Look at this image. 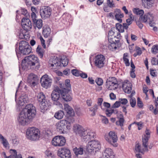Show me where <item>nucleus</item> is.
I'll return each instance as SVG.
<instances>
[{"instance_id":"61","label":"nucleus","mask_w":158,"mask_h":158,"mask_svg":"<svg viewBox=\"0 0 158 158\" xmlns=\"http://www.w3.org/2000/svg\"><path fill=\"white\" fill-rule=\"evenodd\" d=\"M123 61L125 63L126 65L127 66L130 65V63L129 59L127 58H123Z\"/></svg>"},{"instance_id":"56","label":"nucleus","mask_w":158,"mask_h":158,"mask_svg":"<svg viewBox=\"0 0 158 158\" xmlns=\"http://www.w3.org/2000/svg\"><path fill=\"white\" fill-rule=\"evenodd\" d=\"M137 104L139 108H141L143 106V103L140 100V99L139 98H137Z\"/></svg>"},{"instance_id":"15","label":"nucleus","mask_w":158,"mask_h":158,"mask_svg":"<svg viewBox=\"0 0 158 158\" xmlns=\"http://www.w3.org/2000/svg\"><path fill=\"white\" fill-rule=\"evenodd\" d=\"M52 142V145L55 146H62L65 144L66 140L63 136L58 135L55 137Z\"/></svg>"},{"instance_id":"64","label":"nucleus","mask_w":158,"mask_h":158,"mask_svg":"<svg viewBox=\"0 0 158 158\" xmlns=\"http://www.w3.org/2000/svg\"><path fill=\"white\" fill-rule=\"evenodd\" d=\"M81 73H80V75L79 76H81L82 78H85L87 77V74L85 73H83L82 72H81Z\"/></svg>"},{"instance_id":"13","label":"nucleus","mask_w":158,"mask_h":158,"mask_svg":"<svg viewBox=\"0 0 158 158\" xmlns=\"http://www.w3.org/2000/svg\"><path fill=\"white\" fill-rule=\"evenodd\" d=\"M52 79L48 75L43 76L40 80V83L42 87L46 89L51 85Z\"/></svg>"},{"instance_id":"63","label":"nucleus","mask_w":158,"mask_h":158,"mask_svg":"<svg viewBox=\"0 0 158 158\" xmlns=\"http://www.w3.org/2000/svg\"><path fill=\"white\" fill-rule=\"evenodd\" d=\"M134 123L136 124L138 126V129L140 130L142 128V123L141 122H134Z\"/></svg>"},{"instance_id":"45","label":"nucleus","mask_w":158,"mask_h":158,"mask_svg":"<svg viewBox=\"0 0 158 158\" xmlns=\"http://www.w3.org/2000/svg\"><path fill=\"white\" fill-rule=\"evenodd\" d=\"M110 7L107 5L106 3H104L103 5V9L106 12H108L110 11Z\"/></svg>"},{"instance_id":"22","label":"nucleus","mask_w":158,"mask_h":158,"mask_svg":"<svg viewBox=\"0 0 158 158\" xmlns=\"http://www.w3.org/2000/svg\"><path fill=\"white\" fill-rule=\"evenodd\" d=\"M59 61L57 58H51L48 62L49 66L52 69H58L59 67Z\"/></svg>"},{"instance_id":"60","label":"nucleus","mask_w":158,"mask_h":158,"mask_svg":"<svg viewBox=\"0 0 158 158\" xmlns=\"http://www.w3.org/2000/svg\"><path fill=\"white\" fill-rule=\"evenodd\" d=\"M140 146L137 144L136 145L135 147V150L136 152H141L142 153V152L140 149Z\"/></svg>"},{"instance_id":"17","label":"nucleus","mask_w":158,"mask_h":158,"mask_svg":"<svg viewBox=\"0 0 158 158\" xmlns=\"http://www.w3.org/2000/svg\"><path fill=\"white\" fill-rule=\"evenodd\" d=\"M57 155L61 158H70L71 157L70 150L64 147L59 149L58 151Z\"/></svg>"},{"instance_id":"20","label":"nucleus","mask_w":158,"mask_h":158,"mask_svg":"<svg viewBox=\"0 0 158 158\" xmlns=\"http://www.w3.org/2000/svg\"><path fill=\"white\" fill-rule=\"evenodd\" d=\"M38 81L37 76L32 73L30 74L28 77L27 81L31 86H35L36 85V82Z\"/></svg>"},{"instance_id":"41","label":"nucleus","mask_w":158,"mask_h":158,"mask_svg":"<svg viewBox=\"0 0 158 158\" xmlns=\"http://www.w3.org/2000/svg\"><path fill=\"white\" fill-rule=\"evenodd\" d=\"M116 29L120 32H124V29L123 25H121L119 23H117L116 24Z\"/></svg>"},{"instance_id":"58","label":"nucleus","mask_w":158,"mask_h":158,"mask_svg":"<svg viewBox=\"0 0 158 158\" xmlns=\"http://www.w3.org/2000/svg\"><path fill=\"white\" fill-rule=\"evenodd\" d=\"M31 18H32L33 22L37 20L36 18H37L36 15L35 13L32 12L31 14Z\"/></svg>"},{"instance_id":"59","label":"nucleus","mask_w":158,"mask_h":158,"mask_svg":"<svg viewBox=\"0 0 158 158\" xmlns=\"http://www.w3.org/2000/svg\"><path fill=\"white\" fill-rule=\"evenodd\" d=\"M135 70L133 69H131L130 71V75L132 78H134L135 77V74L134 73Z\"/></svg>"},{"instance_id":"9","label":"nucleus","mask_w":158,"mask_h":158,"mask_svg":"<svg viewBox=\"0 0 158 158\" xmlns=\"http://www.w3.org/2000/svg\"><path fill=\"white\" fill-rule=\"evenodd\" d=\"M37 97L38 102H40V106L41 111L44 112L48 108V105L46 100L45 95L43 92H41L38 94Z\"/></svg>"},{"instance_id":"40","label":"nucleus","mask_w":158,"mask_h":158,"mask_svg":"<svg viewBox=\"0 0 158 158\" xmlns=\"http://www.w3.org/2000/svg\"><path fill=\"white\" fill-rule=\"evenodd\" d=\"M133 11L135 14L140 16H142L144 14L143 10L139 8H134L133 9Z\"/></svg>"},{"instance_id":"42","label":"nucleus","mask_w":158,"mask_h":158,"mask_svg":"<svg viewBox=\"0 0 158 158\" xmlns=\"http://www.w3.org/2000/svg\"><path fill=\"white\" fill-rule=\"evenodd\" d=\"M70 81L69 80H67L65 82L64 85L66 89L68 91H70L71 89V86L70 83Z\"/></svg>"},{"instance_id":"54","label":"nucleus","mask_w":158,"mask_h":158,"mask_svg":"<svg viewBox=\"0 0 158 158\" xmlns=\"http://www.w3.org/2000/svg\"><path fill=\"white\" fill-rule=\"evenodd\" d=\"M120 106V103L119 101H117L113 105L112 108H114L118 107Z\"/></svg>"},{"instance_id":"28","label":"nucleus","mask_w":158,"mask_h":158,"mask_svg":"<svg viewBox=\"0 0 158 158\" xmlns=\"http://www.w3.org/2000/svg\"><path fill=\"white\" fill-rule=\"evenodd\" d=\"M36 52L39 56L41 58L43 56L44 51L42 48L41 45H38L36 49Z\"/></svg>"},{"instance_id":"52","label":"nucleus","mask_w":158,"mask_h":158,"mask_svg":"<svg viewBox=\"0 0 158 158\" xmlns=\"http://www.w3.org/2000/svg\"><path fill=\"white\" fill-rule=\"evenodd\" d=\"M19 38L21 39H25L27 40L29 38V35L23 34V33H20L19 34Z\"/></svg>"},{"instance_id":"44","label":"nucleus","mask_w":158,"mask_h":158,"mask_svg":"<svg viewBox=\"0 0 158 158\" xmlns=\"http://www.w3.org/2000/svg\"><path fill=\"white\" fill-rule=\"evenodd\" d=\"M107 5L110 7L111 8L115 7V4L114 3L113 1L112 0H106V3Z\"/></svg>"},{"instance_id":"37","label":"nucleus","mask_w":158,"mask_h":158,"mask_svg":"<svg viewBox=\"0 0 158 158\" xmlns=\"http://www.w3.org/2000/svg\"><path fill=\"white\" fill-rule=\"evenodd\" d=\"M0 138L2 140V143L4 147L6 148L9 147V144L6 139H5L2 135L0 134Z\"/></svg>"},{"instance_id":"16","label":"nucleus","mask_w":158,"mask_h":158,"mask_svg":"<svg viewBox=\"0 0 158 158\" xmlns=\"http://www.w3.org/2000/svg\"><path fill=\"white\" fill-rule=\"evenodd\" d=\"M105 56L102 55H98L94 59L95 65L99 68L103 67L104 65Z\"/></svg>"},{"instance_id":"26","label":"nucleus","mask_w":158,"mask_h":158,"mask_svg":"<svg viewBox=\"0 0 158 158\" xmlns=\"http://www.w3.org/2000/svg\"><path fill=\"white\" fill-rule=\"evenodd\" d=\"M64 110L69 116H73L74 115L75 113L73 110L68 104H64Z\"/></svg>"},{"instance_id":"30","label":"nucleus","mask_w":158,"mask_h":158,"mask_svg":"<svg viewBox=\"0 0 158 158\" xmlns=\"http://www.w3.org/2000/svg\"><path fill=\"white\" fill-rule=\"evenodd\" d=\"M116 35L115 32L113 30H110L108 32V40L109 42H111L112 40H115Z\"/></svg>"},{"instance_id":"29","label":"nucleus","mask_w":158,"mask_h":158,"mask_svg":"<svg viewBox=\"0 0 158 158\" xmlns=\"http://www.w3.org/2000/svg\"><path fill=\"white\" fill-rule=\"evenodd\" d=\"M117 11L118 12V14H116L115 15V17L116 19L120 23H121L122 22V19L121 18L123 17L124 15L123 13H120V10L118 9H116Z\"/></svg>"},{"instance_id":"2","label":"nucleus","mask_w":158,"mask_h":158,"mask_svg":"<svg viewBox=\"0 0 158 158\" xmlns=\"http://www.w3.org/2000/svg\"><path fill=\"white\" fill-rule=\"evenodd\" d=\"M22 65L24 69H38L40 66L39 60L35 55H31L25 57L22 60Z\"/></svg>"},{"instance_id":"57","label":"nucleus","mask_w":158,"mask_h":158,"mask_svg":"<svg viewBox=\"0 0 158 158\" xmlns=\"http://www.w3.org/2000/svg\"><path fill=\"white\" fill-rule=\"evenodd\" d=\"M155 70L153 69H150V72L151 75L153 77H156L157 74H156Z\"/></svg>"},{"instance_id":"23","label":"nucleus","mask_w":158,"mask_h":158,"mask_svg":"<svg viewBox=\"0 0 158 158\" xmlns=\"http://www.w3.org/2000/svg\"><path fill=\"white\" fill-rule=\"evenodd\" d=\"M104 158H114V155L112 150L110 148H106L103 153Z\"/></svg>"},{"instance_id":"11","label":"nucleus","mask_w":158,"mask_h":158,"mask_svg":"<svg viewBox=\"0 0 158 158\" xmlns=\"http://www.w3.org/2000/svg\"><path fill=\"white\" fill-rule=\"evenodd\" d=\"M106 140L110 144L114 147L118 146L117 143L118 138L116 134L114 132L110 131L108 134V135L105 137Z\"/></svg>"},{"instance_id":"48","label":"nucleus","mask_w":158,"mask_h":158,"mask_svg":"<svg viewBox=\"0 0 158 158\" xmlns=\"http://www.w3.org/2000/svg\"><path fill=\"white\" fill-rule=\"evenodd\" d=\"M95 82L98 85L100 86L102 85L103 80L101 78H98L96 79Z\"/></svg>"},{"instance_id":"5","label":"nucleus","mask_w":158,"mask_h":158,"mask_svg":"<svg viewBox=\"0 0 158 158\" xmlns=\"http://www.w3.org/2000/svg\"><path fill=\"white\" fill-rule=\"evenodd\" d=\"M19 51L16 48V52L18 58L20 55H28L31 52V48L28 43L24 40H22L19 42Z\"/></svg>"},{"instance_id":"51","label":"nucleus","mask_w":158,"mask_h":158,"mask_svg":"<svg viewBox=\"0 0 158 158\" xmlns=\"http://www.w3.org/2000/svg\"><path fill=\"white\" fill-rule=\"evenodd\" d=\"M71 73L72 74L78 77L80 75V73L76 69H73L71 71Z\"/></svg>"},{"instance_id":"12","label":"nucleus","mask_w":158,"mask_h":158,"mask_svg":"<svg viewBox=\"0 0 158 158\" xmlns=\"http://www.w3.org/2000/svg\"><path fill=\"white\" fill-rule=\"evenodd\" d=\"M139 19L143 23H148L150 26L153 27L155 23L153 20V16L151 13H148L144 15L143 16H140Z\"/></svg>"},{"instance_id":"34","label":"nucleus","mask_w":158,"mask_h":158,"mask_svg":"<svg viewBox=\"0 0 158 158\" xmlns=\"http://www.w3.org/2000/svg\"><path fill=\"white\" fill-rule=\"evenodd\" d=\"M43 34L45 37H47L51 33V29L49 27H43Z\"/></svg>"},{"instance_id":"6","label":"nucleus","mask_w":158,"mask_h":158,"mask_svg":"<svg viewBox=\"0 0 158 158\" xmlns=\"http://www.w3.org/2000/svg\"><path fill=\"white\" fill-rule=\"evenodd\" d=\"M101 148L100 142L97 140H92L89 142L86 146V151L91 154H94Z\"/></svg>"},{"instance_id":"35","label":"nucleus","mask_w":158,"mask_h":158,"mask_svg":"<svg viewBox=\"0 0 158 158\" xmlns=\"http://www.w3.org/2000/svg\"><path fill=\"white\" fill-rule=\"evenodd\" d=\"M64 115V112L61 110H60L55 114L54 117L58 119H60L63 118Z\"/></svg>"},{"instance_id":"32","label":"nucleus","mask_w":158,"mask_h":158,"mask_svg":"<svg viewBox=\"0 0 158 158\" xmlns=\"http://www.w3.org/2000/svg\"><path fill=\"white\" fill-rule=\"evenodd\" d=\"M27 98L23 97H21L19 98L17 104L19 106H23L27 102Z\"/></svg>"},{"instance_id":"31","label":"nucleus","mask_w":158,"mask_h":158,"mask_svg":"<svg viewBox=\"0 0 158 158\" xmlns=\"http://www.w3.org/2000/svg\"><path fill=\"white\" fill-rule=\"evenodd\" d=\"M118 118H119V120L116 121V123L117 125H119L121 127L123 126L124 121L123 116V114H120L118 115Z\"/></svg>"},{"instance_id":"47","label":"nucleus","mask_w":158,"mask_h":158,"mask_svg":"<svg viewBox=\"0 0 158 158\" xmlns=\"http://www.w3.org/2000/svg\"><path fill=\"white\" fill-rule=\"evenodd\" d=\"M118 100L120 104H122L123 105H126L128 102L127 99L126 98H119Z\"/></svg>"},{"instance_id":"18","label":"nucleus","mask_w":158,"mask_h":158,"mask_svg":"<svg viewBox=\"0 0 158 158\" xmlns=\"http://www.w3.org/2000/svg\"><path fill=\"white\" fill-rule=\"evenodd\" d=\"M150 137V131L147 129H146L145 131V134L142 136V144L143 146L145 148V151H148V142L149 139Z\"/></svg>"},{"instance_id":"33","label":"nucleus","mask_w":158,"mask_h":158,"mask_svg":"<svg viewBox=\"0 0 158 158\" xmlns=\"http://www.w3.org/2000/svg\"><path fill=\"white\" fill-rule=\"evenodd\" d=\"M68 62L69 60L67 58H61L60 59V61H59V67H61L62 66H65L67 65L68 64Z\"/></svg>"},{"instance_id":"19","label":"nucleus","mask_w":158,"mask_h":158,"mask_svg":"<svg viewBox=\"0 0 158 158\" xmlns=\"http://www.w3.org/2000/svg\"><path fill=\"white\" fill-rule=\"evenodd\" d=\"M21 25L24 30L26 31H29L32 28V23L30 19L23 18L21 20Z\"/></svg>"},{"instance_id":"10","label":"nucleus","mask_w":158,"mask_h":158,"mask_svg":"<svg viewBox=\"0 0 158 158\" xmlns=\"http://www.w3.org/2000/svg\"><path fill=\"white\" fill-rule=\"evenodd\" d=\"M61 93V90L59 88H57L52 91L51 94V98L54 101V104L60 106H61L60 102L61 100V98L60 97Z\"/></svg>"},{"instance_id":"1","label":"nucleus","mask_w":158,"mask_h":158,"mask_svg":"<svg viewBox=\"0 0 158 158\" xmlns=\"http://www.w3.org/2000/svg\"><path fill=\"white\" fill-rule=\"evenodd\" d=\"M36 113L35 107L33 104L27 105L18 116V123L20 125L25 126L27 122V120L32 119L35 117Z\"/></svg>"},{"instance_id":"53","label":"nucleus","mask_w":158,"mask_h":158,"mask_svg":"<svg viewBox=\"0 0 158 158\" xmlns=\"http://www.w3.org/2000/svg\"><path fill=\"white\" fill-rule=\"evenodd\" d=\"M151 63L152 65H158V59L155 57L153 58L151 60Z\"/></svg>"},{"instance_id":"7","label":"nucleus","mask_w":158,"mask_h":158,"mask_svg":"<svg viewBox=\"0 0 158 158\" xmlns=\"http://www.w3.org/2000/svg\"><path fill=\"white\" fill-rule=\"evenodd\" d=\"M26 134L27 138L31 140L39 139L40 135L39 130L34 127L29 128L26 131Z\"/></svg>"},{"instance_id":"36","label":"nucleus","mask_w":158,"mask_h":158,"mask_svg":"<svg viewBox=\"0 0 158 158\" xmlns=\"http://www.w3.org/2000/svg\"><path fill=\"white\" fill-rule=\"evenodd\" d=\"M73 151L75 154L77 156L79 155H82L83 152V148L81 147L78 148L76 147L73 149Z\"/></svg>"},{"instance_id":"39","label":"nucleus","mask_w":158,"mask_h":158,"mask_svg":"<svg viewBox=\"0 0 158 158\" xmlns=\"http://www.w3.org/2000/svg\"><path fill=\"white\" fill-rule=\"evenodd\" d=\"M14 152V155H11L9 156H7L6 158H22L21 155L20 154L17 155V152L15 150H12Z\"/></svg>"},{"instance_id":"49","label":"nucleus","mask_w":158,"mask_h":158,"mask_svg":"<svg viewBox=\"0 0 158 158\" xmlns=\"http://www.w3.org/2000/svg\"><path fill=\"white\" fill-rule=\"evenodd\" d=\"M114 110L106 109V114L108 117H110L112 114L114 112Z\"/></svg>"},{"instance_id":"14","label":"nucleus","mask_w":158,"mask_h":158,"mask_svg":"<svg viewBox=\"0 0 158 158\" xmlns=\"http://www.w3.org/2000/svg\"><path fill=\"white\" fill-rule=\"evenodd\" d=\"M52 9L48 6H44L40 9V13L43 19H45L49 18L52 14Z\"/></svg>"},{"instance_id":"46","label":"nucleus","mask_w":158,"mask_h":158,"mask_svg":"<svg viewBox=\"0 0 158 158\" xmlns=\"http://www.w3.org/2000/svg\"><path fill=\"white\" fill-rule=\"evenodd\" d=\"M142 53V51L141 49L139 48H138L136 50V53L134 54L133 56L135 57L137 55H140Z\"/></svg>"},{"instance_id":"21","label":"nucleus","mask_w":158,"mask_h":158,"mask_svg":"<svg viewBox=\"0 0 158 158\" xmlns=\"http://www.w3.org/2000/svg\"><path fill=\"white\" fill-rule=\"evenodd\" d=\"M70 91L65 89L61 90V96L62 98L66 101H70L72 99Z\"/></svg>"},{"instance_id":"4","label":"nucleus","mask_w":158,"mask_h":158,"mask_svg":"<svg viewBox=\"0 0 158 158\" xmlns=\"http://www.w3.org/2000/svg\"><path fill=\"white\" fill-rule=\"evenodd\" d=\"M71 119V122L69 121V119H67L60 120L56 123L57 129L60 133H64L70 130L71 123L74 121L73 118Z\"/></svg>"},{"instance_id":"3","label":"nucleus","mask_w":158,"mask_h":158,"mask_svg":"<svg viewBox=\"0 0 158 158\" xmlns=\"http://www.w3.org/2000/svg\"><path fill=\"white\" fill-rule=\"evenodd\" d=\"M73 129L77 135H79L85 140L87 141L95 137V133L93 131L85 130L81 126L76 125L73 126Z\"/></svg>"},{"instance_id":"43","label":"nucleus","mask_w":158,"mask_h":158,"mask_svg":"<svg viewBox=\"0 0 158 158\" xmlns=\"http://www.w3.org/2000/svg\"><path fill=\"white\" fill-rule=\"evenodd\" d=\"M151 51L154 54L158 53V45H153Z\"/></svg>"},{"instance_id":"24","label":"nucleus","mask_w":158,"mask_h":158,"mask_svg":"<svg viewBox=\"0 0 158 158\" xmlns=\"http://www.w3.org/2000/svg\"><path fill=\"white\" fill-rule=\"evenodd\" d=\"M122 87L125 93L129 94L131 92L132 85L131 83L124 82L122 84Z\"/></svg>"},{"instance_id":"50","label":"nucleus","mask_w":158,"mask_h":158,"mask_svg":"<svg viewBox=\"0 0 158 158\" xmlns=\"http://www.w3.org/2000/svg\"><path fill=\"white\" fill-rule=\"evenodd\" d=\"M130 103L131 106L134 107L136 104V100L134 98H131L130 100Z\"/></svg>"},{"instance_id":"8","label":"nucleus","mask_w":158,"mask_h":158,"mask_svg":"<svg viewBox=\"0 0 158 158\" xmlns=\"http://www.w3.org/2000/svg\"><path fill=\"white\" fill-rule=\"evenodd\" d=\"M118 81L114 77H109L106 80V87L109 90H115L117 89L119 85Z\"/></svg>"},{"instance_id":"38","label":"nucleus","mask_w":158,"mask_h":158,"mask_svg":"<svg viewBox=\"0 0 158 158\" xmlns=\"http://www.w3.org/2000/svg\"><path fill=\"white\" fill-rule=\"evenodd\" d=\"M33 23L35 24L36 27L39 29H41L43 26L42 20L41 19H39L34 22Z\"/></svg>"},{"instance_id":"27","label":"nucleus","mask_w":158,"mask_h":158,"mask_svg":"<svg viewBox=\"0 0 158 158\" xmlns=\"http://www.w3.org/2000/svg\"><path fill=\"white\" fill-rule=\"evenodd\" d=\"M119 42V40H113L109 43L108 45V48L111 51L115 50L117 48L116 44Z\"/></svg>"},{"instance_id":"55","label":"nucleus","mask_w":158,"mask_h":158,"mask_svg":"<svg viewBox=\"0 0 158 158\" xmlns=\"http://www.w3.org/2000/svg\"><path fill=\"white\" fill-rule=\"evenodd\" d=\"M101 116L102 117V123L105 124H107L109 122L108 119L105 116H104L102 115H101Z\"/></svg>"},{"instance_id":"62","label":"nucleus","mask_w":158,"mask_h":158,"mask_svg":"<svg viewBox=\"0 0 158 158\" xmlns=\"http://www.w3.org/2000/svg\"><path fill=\"white\" fill-rule=\"evenodd\" d=\"M90 110L93 112V113L91 114V115L92 116H94L95 115L96 112L97 110L94 108L93 107H91L89 109Z\"/></svg>"},{"instance_id":"25","label":"nucleus","mask_w":158,"mask_h":158,"mask_svg":"<svg viewBox=\"0 0 158 158\" xmlns=\"http://www.w3.org/2000/svg\"><path fill=\"white\" fill-rule=\"evenodd\" d=\"M154 3L153 0H142V6L145 8L149 9L152 7Z\"/></svg>"}]
</instances>
